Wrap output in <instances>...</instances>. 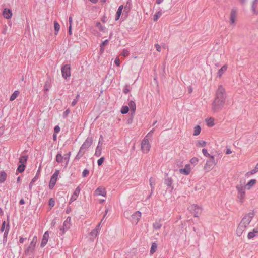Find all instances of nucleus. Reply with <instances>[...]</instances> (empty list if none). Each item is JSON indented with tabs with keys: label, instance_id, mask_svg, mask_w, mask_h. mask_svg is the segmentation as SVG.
<instances>
[{
	"label": "nucleus",
	"instance_id": "1",
	"mask_svg": "<svg viewBox=\"0 0 258 258\" xmlns=\"http://www.w3.org/2000/svg\"><path fill=\"white\" fill-rule=\"evenodd\" d=\"M226 98V93L225 88L222 85H219L216 91V97L213 103V109L216 111L221 109Z\"/></svg>",
	"mask_w": 258,
	"mask_h": 258
},
{
	"label": "nucleus",
	"instance_id": "2",
	"mask_svg": "<svg viewBox=\"0 0 258 258\" xmlns=\"http://www.w3.org/2000/svg\"><path fill=\"white\" fill-rule=\"evenodd\" d=\"M154 130H151V131L146 135L142 141L141 145V149L144 153H148L150 149V144L149 141V137H151L153 133Z\"/></svg>",
	"mask_w": 258,
	"mask_h": 258
},
{
	"label": "nucleus",
	"instance_id": "3",
	"mask_svg": "<svg viewBox=\"0 0 258 258\" xmlns=\"http://www.w3.org/2000/svg\"><path fill=\"white\" fill-rule=\"evenodd\" d=\"M236 188L238 192L237 198L240 203H243L245 198L246 187L242 184H239L236 186Z\"/></svg>",
	"mask_w": 258,
	"mask_h": 258
},
{
	"label": "nucleus",
	"instance_id": "4",
	"mask_svg": "<svg viewBox=\"0 0 258 258\" xmlns=\"http://www.w3.org/2000/svg\"><path fill=\"white\" fill-rule=\"evenodd\" d=\"M254 215L255 213L253 211L249 212L242 218L240 223L247 228Z\"/></svg>",
	"mask_w": 258,
	"mask_h": 258
},
{
	"label": "nucleus",
	"instance_id": "5",
	"mask_svg": "<svg viewBox=\"0 0 258 258\" xmlns=\"http://www.w3.org/2000/svg\"><path fill=\"white\" fill-rule=\"evenodd\" d=\"M37 242V237L34 236L31 243H30L29 246L25 250V254L27 255H31L33 254L35 249V246Z\"/></svg>",
	"mask_w": 258,
	"mask_h": 258
},
{
	"label": "nucleus",
	"instance_id": "6",
	"mask_svg": "<svg viewBox=\"0 0 258 258\" xmlns=\"http://www.w3.org/2000/svg\"><path fill=\"white\" fill-rule=\"evenodd\" d=\"M189 210L195 217H198L202 211V208L197 205H192L188 208Z\"/></svg>",
	"mask_w": 258,
	"mask_h": 258
},
{
	"label": "nucleus",
	"instance_id": "7",
	"mask_svg": "<svg viewBox=\"0 0 258 258\" xmlns=\"http://www.w3.org/2000/svg\"><path fill=\"white\" fill-rule=\"evenodd\" d=\"M62 77L67 79L71 76V68L69 64H66L61 68Z\"/></svg>",
	"mask_w": 258,
	"mask_h": 258
},
{
	"label": "nucleus",
	"instance_id": "8",
	"mask_svg": "<svg viewBox=\"0 0 258 258\" xmlns=\"http://www.w3.org/2000/svg\"><path fill=\"white\" fill-rule=\"evenodd\" d=\"M237 10L233 8L231 10L230 16V23L231 25H235V21L237 18Z\"/></svg>",
	"mask_w": 258,
	"mask_h": 258
},
{
	"label": "nucleus",
	"instance_id": "9",
	"mask_svg": "<svg viewBox=\"0 0 258 258\" xmlns=\"http://www.w3.org/2000/svg\"><path fill=\"white\" fill-rule=\"evenodd\" d=\"M246 228L247 227L246 226L240 223L236 230L237 235L238 237L241 236L243 233L246 230Z\"/></svg>",
	"mask_w": 258,
	"mask_h": 258
},
{
	"label": "nucleus",
	"instance_id": "10",
	"mask_svg": "<svg viewBox=\"0 0 258 258\" xmlns=\"http://www.w3.org/2000/svg\"><path fill=\"white\" fill-rule=\"evenodd\" d=\"M92 139L90 138H87L80 148L84 150L85 151H86V149H88L92 145Z\"/></svg>",
	"mask_w": 258,
	"mask_h": 258
},
{
	"label": "nucleus",
	"instance_id": "11",
	"mask_svg": "<svg viewBox=\"0 0 258 258\" xmlns=\"http://www.w3.org/2000/svg\"><path fill=\"white\" fill-rule=\"evenodd\" d=\"M49 239V233L48 231H46L43 234L41 242V247H44L47 244L48 240Z\"/></svg>",
	"mask_w": 258,
	"mask_h": 258
},
{
	"label": "nucleus",
	"instance_id": "12",
	"mask_svg": "<svg viewBox=\"0 0 258 258\" xmlns=\"http://www.w3.org/2000/svg\"><path fill=\"white\" fill-rule=\"evenodd\" d=\"M80 188L79 187H77L75 191H74V193L72 195L70 200V201H69V204H70L71 203H72L73 202L75 201V200H76L77 198H78V196H79V194L80 193Z\"/></svg>",
	"mask_w": 258,
	"mask_h": 258
},
{
	"label": "nucleus",
	"instance_id": "13",
	"mask_svg": "<svg viewBox=\"0 0 258 258\" xmlns=\"http://www.w3.org/2000/svg\"><path fill=\"white\" fill-rule=\"evenodd\" d=\"M141 216V213L138 211L135 212L132 215V221L133 223L137 224L139 221V219Z\"/></svg>",
	"mask_w": 258,
	"mask_h": 258
},
{
	"label": "nucleus",
	"instance_id": "14",
	"mask_svg": "<svg viewBox=\"0 0 258 258\" xmlns=\"http://www.w3.org/2000/svg\"><path fill=\"white\" fill-rule=\"evenodd\" d=\"M258 6V0H253L252 4L251 9L253 13V14L255 15L258 14V10L257 9Z\"/></svg>",
	"mask_w": 258,
	"mask_h": 258
},
{
	"label": "nucleus",
	"instance_id": "15",
	"mask_svg": "<svg viewBox=\"0 0 258 258\" xmlns=\"http://www.w3.org/2000/svg\"><path fill=\"white\" fill-rule=\"evenodd\" d=\"M95 195L97 196H102L105 197L106 195V191L105 189L102 187H98L95 191Z\"/></svg>",
	"mask_w": 258,
	"mask_h": 258
},
{
	"label": "nucleus",
	"instance_id": "16",
	"mask_svg": "<svg viewBox=\"0 0 258 258\" xmlns=\"http://www.w3.org/2000/svg\"><path fill=\"white\" fill-rule=\"evenodd\" d=\"M180 173L183 174L187 175L189 174L190 171V166L189 164H186L184 168H181L179 170Z\"/></svg>",
	"mask_w": 258,
	"mask_h": 258
},
{
	"label": "nucleus",
	"instance_id": "17",
	"mask_svg": "<svg viewBox=\"0 0 258 258\" xmlns=\"http://www.w3.org/2000/svg\"><path fill=\"white\" fill-rule=\"evenodd\" d=\"M257 235H258V227L254 228L252 231L249 232L248 233L247 238L248 239H251L254 238Z\"/></svg>",
	"mask_w": 258,
	"mask_h": 258
},
{
	"label": "nucleus",
	"instance_id": "18",
	"mask_svg": "<svg viewBox=\"0 0 258 258\" xmlns=\"http://www.w3.org/2000/svg\"><path fill=\"white\" fill-rule=\"evenodd\" d=\"M164 183L167 185L168 188H171L170 191L172 192L173 189V187L172 186L173 180L171 178L167 177L165 178Z\"/></svg>",
	"mask_w": 258,
	"mask_h": 258
},
{
	"label": "nucleus",
	"instance_id": "19",
	"mask_svg": "<svg viewBox=\"0 0 258 258\" xmlns=\"http://www.w3.org/2000/svg\"><path fill=\"white\" fill-rule=\"evenodd\" d=\"M71 219L70 217H67L66 220L64 221L62 227L63 229H65L66 230H68L70 228L71 226Z\"/></svg>",
	"mask_w": 258,
	"mask_h": 258
},
{
	"label": "nucleus",
	"instance_id": "20",
	"mask_svg": "<svg viewBox=\"0 0 258 258\" xmlns=\"http://www.w3.org/2000/svg\"><path fill=\"white\" fill-rule=\"evenodd\" d=\"M3 15L5 18L9 19L12 16V12L10 9L5 8L3 11Z\"/></svg>",
	"mask_w": 258,
	"mask_h": 258
},
{
	"label": "nucleus",
	"instance_id": "21",
	"mask_svg": "<svg viewBox=\"0 0 258 258\" xmlns=\"http://www.w3.org/2000/svg\"><path fill=\"white\" fill-rule=\"evenodd\" d=\"M59 174V170H56L55 172L51 176L50 181L56 183L57 181V177H58Z\"/></svg>",
	"mask_w": 258,
	"mask_h": 258
},
{
	"label": "nucleus",
	"instance_id": "22",
	"mask_svg": "<svg viewBox=\"0 0 258 258\" xmlns=\"http://www.w3.org/2000/svg\"><path fill=\"white\" fill-rule=\"evenodd\" d=\"M102 138V135L100 136L99 140ZM100 143V140H99V144L96 149L95 153L94 155L96 157H99L101 154V148L99 147V144Z\"/></svg>",
	"mask_w": 258,
	"mask_h": 258
},
{
	"label": "nucleus",
	"instance_id": "23",
	"mask_svg": "<svg viewBox=\"0 0 258 258\" xmlns=\"http://www.w3.org/2000/svg\"><path fill=\"white\" fill-rule=\"evenodd\" d=\"M205 122L208 127H212L214 126V118L210 117L205 119Z\"/></svg>",
	"mask_w": 258,
	"mask_h": 258
},
{
	"label": "nucleus",
	"instance_id": "24",
	"mask_svg": "<svg viewBox=\"0 0 258 258\" xmlns=\"http://www.w3.org/2000/svg\"><path fill=\"white\" fill-rule=\"evenodd\" d=\"M10 228V225L9 223L8 222L7 224L6 229L5 230V232L4 233V236H3V242H6L7 241V238L8 234V232L9 231Z\"/></svg>",
	"mask_w": 258,
	"mask_h": 258
},
{
	"label": "nucleus",
	"instance_id": "25",
	"mask_svg": "<svg viewBox=\"0 0 258 258\" xmlns=\"http://www.w3.org/2000/svg\"><path fill=\"white\" fill-rule=\"evenodd\" d=\"M210 159L207 161L206 165L207 166H212L216 164L215 162L214 157L213 156H210Z\"/></svg>",
	"mask_w": 258,
	"mask_h": 258
},
{
	"label": "nucleus",
	"instance_id": "26",
	"mask_svg": "<svg viewBox=\"0 0 258 258\" xmlns=\"http://www.w3.org/2000/svg\"><path fill=\"white\" fill-rule=\"evenodd\" d=\"M85 151L82 148H80V150L75 158V160H79L84 155Z\"/></svg>",
	"mask_w": 258,
	"mask_h": 258
},
{
	"label": "nucleus",
	"instance_id": "27",
	"mask_svg": "<svg viewBox=\"0 0 258 258\" xmlns=\"http://www.w3.org/2000/svg\"><path fill=\"white\" fill-rule=\"evenodd\" d=\"M71 156V152H69L68 154H66L63 156V160L66 162L64 167H66L69 163L70 158Z\"/></svg>",
	"mask_w": 258,
	"mask_h": 258
},
{
	"label": "nucleus",
	"instance_id": "28",
	"mask_svg": "<svg viewBox=\"0 0 258 258\" xmlns=\"http://www.w3.org/2000/svg\"><path fill=\"white\" fill-rule=\"evenodd\" d=\"M255 179H251L245 186L248 189H250L255 183Z\"/></svg>",
	"mask_w": 258,
	"mask_h": 258
},
{
	"label": "nucleus",
	"instance_id": "29",
	"mask_svg": "<svg viewBox=\"0 0 258 258\" xmlns=\"http://www.w3.org/2000/svg\"><path fill=\"white\" fill-rule=\"evenodd\" d=\"M7 178L6 173L3 171L0 172V183L4 182Z\"/></svg>",
	"mask_w": 258,
	"mask_h": 258
},
{
	"label": "nucleus",
	"instance_id": "30",
	"mask_svg": "<svg viewBox=\"0 0 258 258\" xmlns=\"http://www.w3.org/2000/svg\"><path fill=\"white\" fill-rule=\"evenodd\" d=\"M27 159H28V156L22 154L20 156V157L19 159V161L21 164H24L25 163H26V162L27 161Z\"/></svg>",
	"mask_w": 258,
	"mask_h": 258
},
{
	"label": "nucleus",
	"instance_id": "31",
	"mask_svg": "<svg viewBox=\"0 0 258 258\" xmlns=\"http://www.w3.org/2000/svg\"><path fill=\"white\" fill-rule=\"evenodd\" d=\"M227 67L226 65H224L222 68L219 70L218 72V76L221 77L222 74L227 70Z\"/></svg>",
	"mask_w": 258,
	"mask_h": 258
},
{
	"label": "nucleus",
	"instance_id": "32",
	"mask_svg": "<svg viewBox=\"0 0 258 258\" xmlns=\"http://www.w3.org/2000/svg\"><path fill=\"white\" fill-rule=\"evenodd\" d=\"M56 161L57 163H60L61 162H62V161H63V157L62 156V154H61V153L59 152L56 156Z\"/></svg>",
	"mask_w": 258,
	"mask_h": 258
},
{
	"label": "nucleus",
	"instance_id": "33",
	"mask_svg": "<svg viewBox=\"0 0 258 258\" xmlns=\"http://www.w3.org/2000/svg\"><path fill=\"white\" fill-rule=\"evenodd\" d=\"M128 106L131 108V111L134 112L136 110V104L134 101H130L128 103Z\"/></svg>",
	"mask_w": 258,
	"mask_h": 258
},
{
	"label": "nucleus",
	"instance_id": "34",
	"mask_svg": "<svg viewBox=\"0 0 258 258\" xmlns=\"http://www.w3.org/2000/svg\"><path fill=\"white\" fill-rule=\"evenodd\" d=\"M20 92L18 90H16L11 95V97H10V100L11 101H13L18 96V95L19 94Z\"/></svg>",
	"mask_w": 258,
	"mask_h": 258
},
{
	"label": "nucleus",
	"instance_id": "35",
	"mask_svg": "<svg viewBox=\"0 0 258 258\" xmlns=\"http://www.w3.org/2000/svg\"><path fill=\"white\" fill-rule=\"evenodd\" d=\"M54 27L55 30V34L57 35L60 30V25L57 21H54Z\"/></svg>",
	"mask_w": 258,
	"mask_h": 258
},
{
	"label": "nucleus",
	"instance_id": "36",
	"mask_svg": "<svg viewBox=\"0 0 258 258\" xmlns=\"http://www.w3.org/2000/svg\"><path fill=\"white\" fill-rule=\"evenodd\" d=\"M40 170H41V167H39L38 168L37 173L35 176V177L32 179V182H35L37 181V180L39 178L40 174Z\"/></svg>",
	"mask_w": 258,
	"mask_h": 258
},
{
	"label": "nucleus",
	"instance_id": "37",
	"mask_svg": "<svg viewBox=\"0 0 258 258\" xmlns=\"http://www.w3.org/2000/svg\"><path fill=\"white\" fill-rule=\"evenodd\" d=\"M162 224L160 221H156L153 224V228L155 229H159L162 227Z\"/></svg>",
	"mask_w": 258,
	"mask_h": 258
},
{
	"label": "nucleus",
	"instance_id": "38",
	"mask_svg": "<svg viewBox=\"0 0 258 258\" xmlns=\"http://www.w3.org/2000/svg\"><path fill=\"white\" fill-rule=\"evenodd\" d=\"M157 247V245L155 242H153L152 243V245H151V249H150V253L151 254H153L156 251Z\"/></svg>",
	"mask_w": 258,
	"mask_h": 258
},
{
	"label": "nucleus",
	"instance_id": "39",
	"mask_svg": "<svg viewBox=\"0 0 258 258\" xmlns=\"http://www.w3.org/2000/svg\"><path fill=\"white\" fill-rule=\"evenodd\" d=\"M25 167L26 166L25 164H21L18 166L17 171L20 173H22L25 170Z\"/></svg>",
	"mask_w": 258,
	"mask_h": 258
},
{
	"label": "nucleus",
	"instance_id": "40",
	"mask_svg": "<svg viewBox=\"0 0 258 258\" xmlns=\"http://www.w3.org/2000/svg\"><path fill=\"white\" fill-rule=\"evenodd\" d=\"M206 145V143L205 141L203 140H199L197 141V146L200 147H205Z\"/></svg>",
	"mask_w": 258,
	"mask_h": 258
},
{
	"label": "nucleus",
	"instance_id": "41",
	"mask_svg": "<svg viewBox=\"0 0 258 258\" xmlns=\"http://www.w3.org/2000/svg\"><path fill=\"white\" fill-rule=\"evenodd\" d=\"M99 233V231L94 228L90 232V235L94 237H96Z\"/></svg>",
	"mask_w": 258,
	"mask_h": 258
},
{
	"label": "nucleus",
	"instance_id": "42",
	"mask_svg": "<svg viewBox=\"0 0 258 258\" xmlns=\"http://www.w3.org/2000/svg\"><path fill=\"white\" fill-rule=\"evenodd\" d=\"M162 14V13L161 11H158L157 13H156L153 17L154 21H156L161 16Z\"/></svg>",
	"mask_w": 258,
	"mask_h": 258
},
{
	"label": "nucleus",
	"instance_id": "43",
	"mask_svg": "<svg viewBox=\"0 0 258 258\" xmlns=\"http://www.w3.org/2000/svg\"><path fill=\"white\" fill-rule=\"evenodd\" d=\"M129 109L127 106H122L121 109V113L122 114H126L128 112Z\"/></svg>",
	"mask_w": 258,
	"mask_h": 258
},
{
	"label": "nucleus",
	"instance_id": "44",
	"mask_svg": "<svg viewBox=\"0 0 258 258\" xmlns=\"http://www.w3.org/2000/svg\"><path fill=\"white\" fill-rule=\"evenodd\" d=\"M96 27L102 31H104L105 28V27L104 26H103L99 22L96 23Z\"/></svg>",
	"mask_w": 258,
	"mask_h": 258
},
{
	"label": "nucleus",
	"instance_id": "45",
	"mask_svg": "<svg viewBox=\"0 0 258 258\" xmlns=\"http://www.w3.org/2000/svg\"><path fill=\"white\" fill-rule=\"evenodd\" d=\"M150 185L151 188H154V185L155 184V179L154 178H150L149 179Z\"/></svg>",
	"mask_w": 258,
	"mask_h": 258
},
{
	"label": "nucleus",
	"instance_id": "46",
	"mask_svg": "<svg viewBox=\"0 0 258 258\" xmlns=\"http://www.w3.org/2000/svg\"><path fill=\"white\" fill-rule=\"evenodd\" d=\"M198 161H199L198 159L196 157H194V158H191L190 161V163L194 165L197 164L198 163Z\"/></svg>",
	"mask_w": 258,
	"mask_h": 258
},
{
	"label": "nucleus",
	"instance_id": "47",
	"mask_svg": "<svg viewBox=\"0 0 258 258\" xmlns=\"http://www.w3.org/2000/svg\"><path fill=\"white\" fill-rule=\"evenodd\" d=\"M108 43V40H104L100 45V47H101V50H103V47L105 46H106V45H107Z\"/></svg>",
	"mask_w": 258,
	"mask_h": 258
},
{
	"label": "nucleus",
	"instance_id": "48",
	"mask_svg": "<svg viewBox=\"0 0 258 258\" xmlns=\"http://www.w3.org/2000/svg\"><path fill=\"white\" fill-rule=\"evenodd\" d=\"M122 11L117 10L116 16H115V20H118L120 18V15L121 14Z\"/></svg>",
	"mask_w": 258,
	"mask_h": 258
},
{
	"label": "nucleus",
	"instance_id": "49",
	"mask_svg": "<svg viewBox=\"0 0 258 258\" xmlns=\"http://www.w3.org/2000/svg\"><path fill=\"white\" fill-rule=\"evenodd\" d=\"M89 171L87 169H85L83 171V172H82V177H86L89 174Z\"/></svg>",
	"mask_w": 258,
	"mask_h": 258
},
{
	"label": "nucleus",
	"instance_id": "50",
	"mask_svg": "<svg viewBox=\"0 0 258 258\" xmlns=\"http://www.w3.org/2000/svg\"><path fill=\"white\" fill-rule=\"evenodd\" d=\"M258 171V169L256 168V166L255 167L254 169H253V170H252L250 172H248L247 173H246V175H248L249 174H250V175H252V174H255L256 172H257Z\"/></svg>",
	"mask_w": 258,
	"mask_h": 258
},
{
	"label": "nucleus",
	"instance_id": "51",
	"mask_svg": "<svg viewBox=\"0 0 258 258\" xmlns=\"http://www.w3.org/2000/svg\"><path fill=\"white\" fill-rule=\"evenodd\" d=\"M105 160L104 157H102L97 161V164L98 166H101L102 163H103L104 161Z\"/></svg>",
	"mask_w": 258,
	"mask_h": 258
},
{
	"label": "nucleus",
	"instance_id": "52",
	"mask_svg": "<svg viewBox=\"0 0 258 258\" xmlns=\"http://www.w3.org/2000/svg\"><path fill=\"white\" fill-rule=\"evenodd\" d=\"M54 205H55L54 200L53 198L50 199L49 200V205L50 207H53L54 206Z\"/></svg>",
	"mask_w": 258,
	"mask_h": 258
},
{
	"label": "nucleus",
	"instance_id": "53",
	"mask_svg": "<svg viewBox=\"0 0 258 258\" xmlns=\"http://www.w3.org/2000/svg\"><path fill=\"white\" fill-rule=\"evenodd\" d=\"M202 153L206 157H210L211 155L208 153V151L206 149H202Z\"/></svg>",
	"mask_w": 258,
	"mask_h": 258
},
{
	"label": "nucleus",
	"instance_id": "54",
	"mask_svg": "<svg viewBox=\"0 0 258 258\" xmlns=\"http://www.w3.org/2000/svg\"><path fill=\"white\" fill-rule=\"evenodd\" d=\"M128 54L129 51L126 49H124L121 53V55L124 57L127 56Z\"/></svg>",
	"mask_w": 258,
	"mask_h": 258
},
{
	"label": "nucleus",
	"instance_id": "55",
	"mask_svg": "<svg viewBox=\"0 0 258 258\" xmlns=\"http://www.w3.org/2000/svg\"><path fill=\"white\" fill-rule=\"evenodd\" d=\"M6 221H4L2 224V226H1V232H3L6 229Z\"/></svg>",
	"mask_w": 258,
	"mask_h": 258
},
{
	"label": "nucleus",
	"instance_id": "56",
	"mask_svg": "<svg viewBox=\"0 0 258 258\" xmlns=\"http://www.w3.org/2000/svg\"><path fill=\"white\" fill-rule=\"evenodd\" d=\"M60 130H54V133L53 135V139L54 141L57 139V133H58Z\"/></svg>",
	"mask_w": 258,
	"mask_h": 258
},
{
	"label": "nucleus",
	"instance_id": "57",
	"mask_svg": "<svg viewBox=\"0 0 258 258\" xmlns=\"http://www.w3.org/2000/svg\"><path fill=\"white\" fill-rule=\"evenodd\" d=\"M56 183L53 182L52 181H50L49 184V187L50 189H52L53 188L55 185Z\"/></svg>",
	"mask_w": 258,
	"mask_h": 258
},
{
	"label": "nucleus",
	"instance_id": "58",
	"mask_svg": "<svg viewBox=\"0 0 258 258\" xmlns=\"http://www.w3.org/2000/svg\"><path fill=\"white\" fill-rule=\"evenodd\" d=\"M67 231V230H66L65 229H63L62 227H61V228H60V232H59V235H63V234L66 233V232Z\"/></svg>",
	"mask_w": 258,
	"mask_h": 258
},
{
	"label": "nucleus",
	"instance_id": "59",
	"mask_svg": "<svg viewBox=\"0 0 258 258\" xmlns=\"http://www.w3.org/2000/svg\"><path fill=\"white\" fill-rule=\"evenodd\" d=\"M155 47L157 51H158V52H160L161 51V47L159 44H155Z\"/></svg>",
	"mask_w": 258,
	"mask_h": 258
},
{
	"label": "nucleus",
	"instance_id": "60",
	"mask_svg": "<svg viewBox=\"0 0 258 258\" xmlns=\"http://www.w3.org/2000/svg\"><path fill=\"white\" fill-rule=\"evenodd\" d=\"M114 62H115V64L117 66H119L120 65V60H119V59L118 58H116L115 59Z\"/></svg>",
	"mask_w": 258,
	"mask_h": 258
},
{
	"label": "nucleus",
	"instance_id": "61",
	"mask_svg": "<svg viewBox=\"0 0 258 258\" xmlns=\"http://www.w3.org/2000/svg\"><path fill=\"white\" fill-rule=\"evenodd\" d=\"M70 113L69 109H67L63 113V116L64 117H66L67 116L68 114Z\"/></svg>",
	"mask_w": 258,
	"mask_h": 258
},
{
	"label": "nucleus",
	"instance_id": "62",
	"mask_svg": "<svg viewBox=\"0 0 258 258\" xmlns=\"http://www.w3.org/2000/svg\"><path fill=\"white\" fill-rule=\"evenodd\" d=\"M48 83V82L46 81V83H45L44 87V89L45 91H46L49 90V87L47 86V84Z\"/></svg>",
	"mask_w": 258,
	"mask_h": 258
},
{
	"label": "nucleus",
	"instance_id": "63",
	"mask_svg": "<svg viewBox=\"0 0 258 258\" xmlns=\"http://www.w3.org/2000/svg\"><path fill=\"white\" fill-rule=\"evenodd\" d=\"M201 130H194V136H198V135L200 134V133L201 132Z\"/></svg>",
	"mask_w": 258,
	"mask_h": 258
},
{
	"label": "nucleus",
	"instance_id": "64",
	"mask_svg": "<svg viewBox=\"0 0 258 258\" xmlns=\"http://www.w3.org/2000/svg\"><path fill=\"white\" fill-rule=\"evenodd\" d=\"M69 34L70 35H71L72 34V25H70L69 27V31H68Z\"/></svg>",
	"mask_w": 258,
	"mask_h": 258
}]
</instances>
